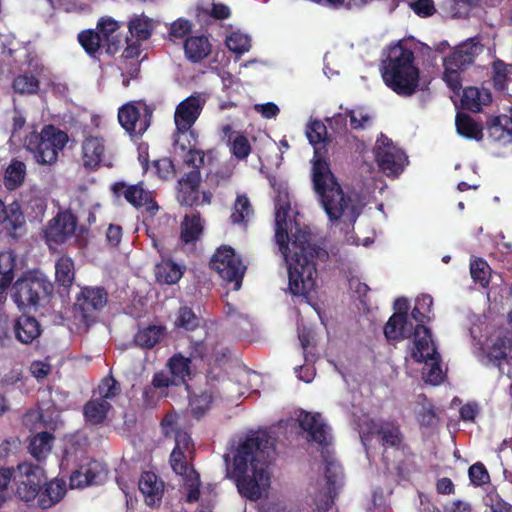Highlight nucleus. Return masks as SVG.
Segmentation results:
<instances>
[{
  "label": "nucleus",
  "mask_w": 512,
  "mask_h": 512,
  "mask_svg": "<svg viewBox=\"0 0 512 512\" xmlns=\"http://www.w3.org/2000/svg\"><path fill=\"white\" fill-rule=\"evenodd\" d=\"M182 268L170 261L163 260L156 266L155 275L159 282L165 284H174L182 277Z\"/></svg>",
  "instance_id": "obj_43"
},
{
  "label": "nucleus",
  "mask_w": 512,
  "mask_h": 512,
  "mask_svg": "<svg viewBox=\"0 0 512 512\" xmlns=\"http://www.w3.org/2000/svg\"><path fill=\"white\" fill-rule=\"evenodd\" d=\"M14 333L18 341L30 344L40 336L41 326L36 318L22 315L14 324Z\"/></svg>",
  "instance_id": "obj_30"
},
{
  "label": "nucleus",
  "mask_w": 512,
  "mask_h": 512,
  "mask_svg": "<svg viewBox=\"0 0 512 512\" xmlns=\"http://www.w3.org/2000/svg\"><path fill=\"white\" fill-rule=\"evenodd\" d=\"M13 88L16 92L21 94L35 93L39 88V81L35 78L34 75L24 73L14 79Z\"/></svg>",
  "instance_id": "obj_56"
},
{
  "label": "nucleus",
  "mask_w": 512,
  "mask_h": 512,
  "mask_svg": "<svg viewBox=\"0 0 512 512\" xmlns=\"http://www.w3.org/2000/svg\"><path fill=\"white\" fill-rule=\"evenodd\" d=\"M68 142L66 132L53 125H45L40 132L36 126H30L24 137V147L29 151L35 161L41 165L56 163L59 153Z\"/></svg>",
  "instance_id": "obj_7"
},
{
  "label": "nucleus",
  "mask_w": 512,
  "mask_h": 512,
  "mask_svg": "<svg viewBox=\"0 0 512 512\" xmlns=\"http://www.w3.org/2000/svg\"><path fill=\"white\" fill-rule=\"evenodd\" d=\"M227 48L236 55H242L251 48V38L241 30H232L225 37Z\"/></svg>",
  "instance_id": "obj_45"
},
{
  "label": "nucleus",
  "mask_w": 512,
  "mask_h": 512,
  "mask_svg": "<svg viewBox=\"0 0 512 512\" xmlns=\"http://www.w3.org/2000/svg\"><path fill=\"white\" fill-rule=\"evenodd\" d=\"M487 131L489 138L501 145L512 143V116L504 114L492 118Z\"/></svg>",
  "instance_id": "obj_28"
},
{
  "label": "nucleus",
  "mask_w": 512,
  "mask_h": 512,
  "mask_svg": "<svg viewBox=\"0 0 512 512\" xmlns=\"http://www.w3.org/2000/svg\"><path fill=\"white\" fill-rule=\"evenodd\" d=\"M191 30V22L184 18H179L170 25L169 38L174 42L182 40Z\"/></svg>",
  "instance_id": "obj_61"
},
{
  "label": "nucleus",
  "mask_w": 512,
  "mask_h": 512,
  "mask_svg": "<svg viewBox=\"0 0 512 512\" xmlns=\"http://www.w3.org/2000/svg\"><path fill=\"white\" fill-rule=\"evenodd\" d=\"M210 43L204 36H191L184 42L186 57L192 62H198L210 53Z\"/></svg>",
  "instance_id": "obj_36"
},
{
  "label": "nucleus",
  "mask_w": 512,
  "mask_h": 512,
  "mask_svg": "<svg viewBox=\"0 0 512 512\" xmlns=\"http://www.w3.org/2000/svg\"><path fill=\"white\" fill-rule=\"evenodd\" d=\"M27 209H30L34 219L41 218L47 209V200L40 190L33 189L29 199L26 200Z\"/></svg>",
  "instance_id": "obj_52"
},
{
  "label": "nucleus",
  "mask_w": 512,
  "mask_h": 512,
  "mask_svg": "<svg viewBox=\"0 0 512 512\" xmlns=\"http://www.w3.org/2000/svg\"><path fill=\"white\" fill-rule=\"evenodd\" d=\"M119 23L112 18L102 19L97 25V32L101 34L106 45V53L115 54L122 45V40L117 34Z\"/></svg>",
  "instance_id": "obj_31"
},
{
  "label": "nucleus",
  "mask_w": 512,
  "mask_h": 512,
  "mask_svg": "<svg viewBox=\"0 0 512 512\" xmlns=\"http://www.w3.org/2000/svg\"><path fill=\"white\" fill-rule=\"evenodd\" d=\"M327 128L320 120H310L306 127V136L312 145L325 141Z\"/></svg>",
  "instance_id": "obj_58"
},
{
  "label": "nucleus",
  "mask_w": 512,
  "mask_h": 512,
  "mask_svg": "<svg viewBox=\"0 0 512 512\" xmlns=\"http://www.w3.org/2000/svg\"><path fill=\"white\" fill-rule=\"evenodd\" d=\"M203 231V223L198 214L185 215L180 226L181 241L185 244L196 242Z\"/></svg>",
  "instance_id": "obj_35"
},
{
  "label": "nucleus",
  "mask_w": 512,
  "mask_h": 512,
  "mask_svg": "<svg viewBox=\"0 0 512 512\" xmlns=\"http://www.w3.org/2000/svg\"><path fill=\"white\" fill-rule=\"evenodd\" d=\"M174 154L183 159V163L191 168H200L204 162V153L197 149V133L193 129L180 131L176 128L173 134Z\"/></svg>",
  "instance_id": "obj_14"
},
{
  "label": "nucleus",
  "mask_w": 512,
  "mask_h": 512,
  "mask_svg": "<svg viewBox=\"0 0 512 512\" xmlns=\"http://www.w3.org/2000/svg\"><path fill=\"white\" fill-rule=\"evenodd\" d=\"M212 403H217V401L216 396L214 395V390L212 389L210 382H208L206 390L199 395L191 397L190 408L195 416L200 417L209 409Z\"/></svg>",
  "instance_id": "obj_47"
},
{
  "label": "nucleus",
  "mask_w": 512,
  "mask_h": 512,
  "mask_svg": "<svg viewBox=\"0 0 512 512\" xmlns=\"http://www.w3.org/2000/svg\"><path fill=\"white\" fill-rule=\"evenodd\" d=\"M216 401H224L231 404H237L238 400L246 394V388L240 384L228 379L222 378L221 380H209Z\"/></svg>",
  "instance_id": "obj_25"
},
{
  "label": "nucleus",
  "mask_w": 512,
  "mask_h": 512,
  "mask_svg": "<svg viewBox=\"0 0 512 512\" xmlns=\"http://www.w3.org/2000/svg\"><path fill=\"white\" fill-rule=\"evenodd\" d=\"M290 203L287 192H280L275 200V239L288 268L289 291L306 298L316 288L315 259L325 260L327 252L311 243V235L289 218Z\"/></svg>",
  "instance_id": "obj_1"
},
{
  "label": "nucleus",
  "mask_w": 512,
  "mask_h": 512,
  "mask_svg": "<svg viewBox=\"0 0 512 512\" xmlns=\"http://www.w3.org/2000/svg\"><path fill=\"white\" fill-rule=\"evenodd\" d=\"M491 102V94L486 89L467 87L463 90L461 104L464 109L479 112L482 106Z\"/></svg>",
  "instance_id": "obj_33"
},
{
  "label": "nucleus",
  "mask_w": 512,
  "mask_h": 512,
  "mask_svg": "<svg viewBox=\"0 0 512 512\" xmlns=\"http://www.w3.org/2000/svg\"><path fill=\"white\" fill-rule=\"evenodd\" d=\"M83 166L93 170L105 164L106 141L98 134L84 132V139L81 145Z\"/></svg>",
  "instance_id": "obj_18"
},
{
  "label": "nucleus",
  "mask_w": 512,
  "mask_h": 512,
  "mask_svg": "<svg viewBox=\"0 0 512 512\" xmlns=\"http://www.w3.org/2000/svg\"><path fill=\"white\" fill-rule=\"evenodd\" d=\"M312 180L315 192L333 225L348 229L356 222L364 202L356 196L345 195L330 170L328 163L317 157V150L312 166Z\"/></svg>",
  "instance_id": "obj_3"
},
{
  "label": "nucleus",
  "mask_w": 512,
  "mask_h": 512,
  "mask_svg": "<svg viewBox=\"0 0 512 512\" xmlns=\"http://www.w3.org/2000/svg\"><path fill=\"white\" fill-rule=\"evenodd\" d=\"M444 76L443 79L447 85L453 90L458 91L461 88L460 71L464 70L462 67L456 65L451 60L444 58Z\"/></svg>",
  "instance_id": "obj_53"
},
{
  "label": "nucleus",
  "mask_w": 512,
  "mask_h": 512,
  "mask_svg": "<svg viewBox=\"0 0 512 512\" xmlns=\"http://www.w3.org/2000/svg\"><path fill=\"white\" fill-rule=\"evenodd\" d=\"M112 191L118 197L123 196L134 207L144 208L151 216L159 209L151 193L143 188L142 183L126 185L124 182H118L113 184Z\"/></svg>",
  "instance_id": "obj_17"
},
{
  "label": "nucleus",
  "mask_w": 512,
  "mask_h": 512,
  "mask_svg": "<svg viewBox=\"0 0 512 512\" xmlns=\"http://www.w3.org/2000/svg\"><path fill=\"white\" fill-rule=\"evenodd\" d=\"M24 223V216L17 202L6 206L0 200V225H2L11 236H16L17 230L20 229Z\"/></svg>",
  "instance_id": "obj_29"
},
{
  "label": "nucleus",
  "mask_w": 512,
  "mask_h": 512,
  "mask_svg": "<svg viewBox=\"0 0 512 512\" xmlns=\"http://www.w3.org/2000/svg\"><path fill=\"white\" fill-rule=\"evenodd\" d=\"M45 475L42 467L23 461L15 467L14 494L26 503L34 501L40 493Z\"/></svg>",
  "instance_id": "obj_10"
},
{
  "label": "nucleus",
  "mask_w": 512,
  "mask_h": 512,
  "mask_svg": "<svg viewBox=\"0 0 512 512\" xmlns=\"http://www.w3.org/2000/svg\"><path fill=\"white\" fill-rule=\"evenodd\" d=\"M78 40L84 50L91 56H95L97 53H106V43L97 30L82 31L78 35Z\"/></svg>",
  "instance_id": "obj_40"
},
{
  "label": "nucleus",
  "mask_w": 512,
  "mask_h": 512,
  "mask_svg": "<svg viewBox=\"0 0 512 512\" xmlns=\"http://www.w3.org/2000/svg\"><path fill=\"white\" fill-rule=\"evenodd\" d=\"M356 425L368 458H370L369 445L375 439L381 442L384 447L383 459L389 465L391 457H396L395 454L399 453L402 444V437L398 426L389 422L374 421L367 415L359 418Z\"/></svg>",
  "instance_id": "obj_8"
},
{
  "label": "nucleus",
  "mask_w": 512,
  "mask_h": 512,
  "mask_svg": "<svg viewBox=\"0 0 512 512\" xmlns=\"http://www.w3.org/2000/svg\"><path fill=\"white\" fill-rule=\"evenodd\" d=\"M107 303V293L100 287H84L77 296L74 305L76 312L81 313L84 322L90 320V313L101 309Z\"/></svg>",
  "instance_id": "obj_20"
},
{
  "label": "nucleus",
  "mask_w": 512,
  "mask_h": 512,
  "mask_svg": "<svg viewBox=\"0 0 512 512\" xmlns=\"http://www.w3.org/2000/svg\"><path fill=\"white\" fill-rule=\"evenodd\" d=\"M151 114L145 107L134 103L124 104L119 108L118 120L125 131L132 137L141 136L150 125Z\"/></svg>",
  "instance_id": "obj_16"
},
{
  "label": "nucleus",
  "mask_w": 512,
  "mask_h": 512,
  "mask_svg": "<svg viewBox=\"0 0 512 512\" xmlns=\"http://www.w3.org/2000/svg\"><path fill=\"white\" fill-rule=\"evenodd\" d=\"M166 335V328L162 325H150L141 328L134 336V342L137 346L145 349L153 348Z\"/></svg>",
  "instance_id": "obj_34"
},
{
  "label": "nucleus",
  "mask_w": 512,
  "mask_h": 512,
  "mask_svg": "<svg viewBox=\"0 0 512 512\" xmlns=\"http://www.w3.org/2000/svg\"><path fill=\"white\" fill-rule=\"evenodd\" d=\"M380 71L385 85L399 96H412L419 87L420 71L411 49L403 43L389 46L383 53Z\"/></svg>",
  "instance_id": "obj_5"
},
{
  "label": "nucleus",
  "mask_w": 512,
  "mask_h": 512,
  "mask_svg": "<svg viewBox=\"0 0 512 512\" xmlns=\"http://www.w3.org/2000/svg\"><path fill=\"white\" fill-rule=\"evenodd\" d=\"M162 180H168L175 174L173 162L169 158H162L152 162L149 170Z\"/></svg>",
  "instance_id": "obj_60"
},
{
  "label": "nucleus",
  "mask_w": 512,
  "mask_h": 512,
  "mask_svg": "<svg viewBox=\"0 0 512 512\" xmlns=\"http://www.w3.org/2000/svg\"><path fill=\"white\" fill-rule=\"evenodd\" d=\"M77 218L70 210H60L44 229V238L51 250L76 240Z\"/></svg>",
  "instance_id": "obj_11"
},
{
  "label": "nucleus",
  "mask_w": 512,
  "mask_h": 512,
  "mask_svg": "<svg viewBox=\"0 0 512 512\" xmlns=\"http://www.w3.org/2000/svg\"><path fill=\"white\" fill-rule=\"evenodd\" d=\"M208 100L207 94L203 92H194L186 99L182 100L175 109L174 123L180 131L192 129Z\"/></svg>",
  "instance_id": "obj_15"
},
{
  "label": "nucleus",
  "mask_w": 512,
  "mask_h": 512,
  "mask_svg": "<svg viewBox=\"0 0 512 512\" xmlns=\"http://www.w3.org/2000/svg\"><path fill=\"white\" fill-rule=\"evenodd\" d=\"M53 442V436L48 432H41L36 434L30 441L29 451L30 454L41 461L51 451Z\"/></svg>",
  "instance_id": "obj_42"
},
{
  "label": "nucleus",
  "mask_w": 512,
  "mask_h": 512,
  "mask_svg": "<svg viewBox=\"0 0 512 512\" xmlns=\"http://www.w3.org/2000/svg\"><path fill=\"white\" fill-rule=\"evenodd\" d=\"M455 125L457 133L462 137L476 141L483 137L482 126L467 114L457 113Z\"/></svg>",
  "instance_id": "obj_38"
},
{
  "label": "nucleus",
  "mask_w": 512,
  "mask_h": 512,
  "mask_svg": "<svg viewBox=\"0 0 512 512\" xmlns=\"http://www.w3.org/2000/svg\"><path fill=\"white\" fill-rule=\"evenodd\" d=\"M350 125L353 129H363L371 121L370 114L364 108L347 110Z\"/></svg>",
  "instance_id": "obj_62"
},
{
  "label": "nucleus",
  "mask_w": 512,
  "mask_h": 512,
  "mask_svg": "<svg viewBox=\"0 0 512 512\" xmlns=\"http://www.w3.org/2000/svg\"><path fill=\"white\" fill-rule=\"evenodd\" d=\"M191 360L182 354H175L167 363L169 374L174 378L175 384L186 383L187 378L191 375Z\"/></svg>",
  "instance_id": "obj_37"
},
{
  "label": "nucleus",
  "mask_w": 512,
  "mask_h": 512,
  "mask_svg": "<svg viewBox=\"0 0 512 512\" xmlns=\"http://www.w3.org/2000/svg\"><path fill=\"white\" fill-rule=\"evenodd\" d=\"M414 326L407 314L394 313L384 326V335L389 341L405 339L412 335Z\"/></svg>",
  "instance_id": "obj_26"
},
{
  "label": "nucleus",
  "mask_w": 512,
  "mask_h": 512,
  "mask_svg": "<svg viewBox=\"0 0 512 512\" xmlns=\"http://www.w3.org/2000/svg\"><path fill=\"white\" fill-rule=\"evenodd\" d=\"M475 355L485 365H494L499 368L501 374H504V365H509L507 358V347L504 341H497L486 353L482 343L477 342L474 344Z\"/></svg>",
  "instance_id": "obj_23"
},
{
  "label": "nucleus",
  "mask_w": 512,
  "mask_h": 512,
  "mask_svg": "<svg viewBox=\"0 0 512 512\" xmlns=\"http://www.w3.org/2000/svg\"><path fill=\"white\" fill-rule=\"evenodd\" d=\"M26 177V165L24 162L13 159L7 166L4 173V186L13 191L24 182Z\"/></svg>",
  "instance_id": "obj_39"
},
{
  "label": "nucleus",
  "mask_w": 512,
  "mask_h": 512,
  "mask_svg": "<svg viewBox=\"0 0 512 512\" xmlns=\"http://www.w3.org/2000/svg\"><path fill=\"white\" fill-rule=\"evenodd\" d=\"M129 32L137 41L147 40L153 31V22L147 16L134 15L129 21Z\"/></svg>",
  "instance_id": "obj_41"
},
{
  "label": "nucleus",
  "mask_w": 512,
  "mask_h": 512,
  "mask_svg": "<svg viewBox=\"0 0 512 512\" xmlns=\"http://www.w3.org/2000/svg\"><path fill=\"white\" fill-rule=\"evenodd\" d=\"M53 287L40 272H29L12 287V299L20 310L36 307L41 297L51 293Z\"/></svg>",
  "instance_id": "obj_9"
},
{
  "label": "nucleus",
  "mask_w": 512,
  "mask_h": 512,
  "mask_svg": "<svg viewBox=\"0 0 512 512\" xmlns=\"http://www.w3.org/2000/svg\"><path fill=\"white\" fill-rule=\"evenodd\" d=\"M66 493V483L61 479H54L45 484L44 492L39 493L38 506L47 509L58 503Z\"/></svg>",
  "instance_id": "obj_32"
},
{
  "label": "nucleus",
  "mask_w": 512,
  "mask_h": 512,
  "mask_svg": "<svg viewBox=\"0 0 512 512\" xmlns=\"http://www.w3.org/2000/svg\"><path fill=\"white\" fill-rule=\"evenodd\" d=\"M499 458L504 478L512 484V438L503 440L499 448Z\"/></svg>",
  "instance_id": "obj_54"
},
{
  "label": "nucleus",
  "mask_w": 512,
  "mask_h": 512,
  "mask_svg": "<svg viewBox=\"0 0 512 512\" xmlns=\"http://www.w3.org/2000/svg\"><path fill=\"white\" fill-rule=\"evenodd\" d=\"M274 455L273 444L264 431L252 433L239 442L229 476L235 481L241 496L256 501L266 494L270 486L268 465Z\"/></svg>",
  "instance_id": "obj_2"
},
{
  "label": "nucleus",
  "mask_w": 512,
  "mask_h": 512,
  "mask_svg": "<svg viewBox=\"0 0 512 512\" xmlns=\"http://www.w3.org/2000/svg\"><path fill=\"white\" fill-rule=\"evenodd\" d=\"M490 512H512V505L506 502L494 487H488L482 498Z\"/></svg>",
  "instance_id": "obj_50"
},
{
  "label": "nucleus",
  "mask_w": 512,
  "mask_h": 512,
  "mask_svg": "<svg viewBox=\"0 0 512 512\" xmlns=\"http://www.w3.org/2000/svg\"><path fill=\"white\" fill-rule=\"evenodd\" d=\"M423 378L426 383L432 385H439L443 381L444 374L440 366L439 354L435 355L433 360H429L428 364L425 363Z\"/></svg>",
  "instance_id": "obj_51"
},
{
  "label": "nucleus",
  "mask_w": 512,
  "mask_h": 512,
  "mask_svg": "<svg viewBox=\"0 0 512 512\" xmlns=\"http://www.w3.org/2000/svg\"><path fill=\"white\" fill-rule=\"evenodd\" d=\"M139 490L148 506L158 504L162 498L164 485L153 472H143L139 479Z\"/></svg>",
  "instance_id": "obj_27"
},
{
  "label": "nucleus",
  "mask_w": 512,
  "mask_h": 512,
  "mask_svg": "<svg viewBox=\"0 0 512 512\" xmlns=\"http://www.w3.org/2000/svg\"><path fill=\"white\" fill-rule=\"evenodd\" d=\"M104 465L97 460H86L70 476L72 488H83L88 485L101 483L106 477Z\"/></svg>",
  "instance_id": "obj_19"
},
{
  "label": "nucleus",
  "mask_w": 512,
  "mask_h": 512,
  "mask_svg": "<svg viewBox=\"0 0 512 512\" xmlns=\"http://www.w3.org/2000/svg\"><path fill=\"white\" fill-rule=\"evenodd\" d=\"M468 474L471 483L475 486H481L483 484L488 483L490 480L488 471L486 470L485 466L481 463L473 464L469 468Z\"/></svg>",
  "instance_id": "obj_64"
},
{
  "label": "nucleus",
  "mask_w": 512,
  "mask_h": 512,
  "mask_svg": "<svg viewBox=\"0 0 512 512\" xmlns=\"http://www.w3.org/2000/svg\"><path fill=\"white\" fill-rule=\"evenodd\" d=\"M374 154L380 170L387 176H398L407 164L404 151L382 134L376 140Z\"/></svg>",
  "instance_id": "obj_12"
},
{
  "label": "nucleus",
  "mask_w": 512,
  "mask_h": 512,
  "mask_svg": "<svg viewBox=\"0 0 512 512\" xmlns=\"http://www.w3.org/2000/svg\"><path fill=\"white\" fill-rule=\"evenodd\" d=\"M200 324L199 317L192 311L191 308L181 307L178 311L175 325L185 330H194Z\"/></svg>",
  "instance_id": "obj_57"
},
{
  "label": "nucleus",
  "mask_w": 512,
  "mask_h": 512,
  "mask_svg": "<svg viewBox=\"0 0 512 512\" xmlns=\"http://www.w3.org/2000/svg\"><path fill=\"white\" fill-rule=\"evenodd\" d=\"M297 421L309 442H315L325 449L331 441L330 427L320 413H311L301 410ZM325 464V493L316 497V506L321 511L329 510L334 502L339 488L342 485L343 473L338 461L329 454L328 449L322 450Z\"/></svg>",
  "instance_id": "obj_4"
},
{
  "label": "nucleus",
  "mask_w": 512,
  "mask_h": 512,
  "mask_svg": "<svg viewBox=\"0 0 512 512\" xmlns=\"http://www.w3.org/2000/svg\"><path fill=\"white\" fill-rule=\"evenodd\" d=\"M418 404L420 408H416V413L419 422L425 426H432L435 422V413L432 404L424 395L418 396Z\"/></svg>",
  "instance_id": "obj_59"
},
{
  "label": "nucleus",
  "mask_w": 512,
  "mask_h": 512,
  "mask_svg": "<svg viewBox=\"0 0 512 512\" xmlns=\"http://www.w3.org/2000/svg\"><path fill=\"white\" fill-rule=\"evenodd\" d=\"M412 335L414 336L411 357L417 362L427 363L438 355L436 346L432 339L430 330L424 325H415Z\"/></svg>",
  "instance_id": "obj_21"
},
{
  "label": "nucleus",
  "mask_w": 512,
  "mask_h": 512,
  "mask_svg": "<svg viewBox=\"0 0 512 512\" xmlns=\"http://www.w3.org/2000/svg\"><path fill=\"white\" fill-rule=\"evenodd\" d=\"M183 417L169 412L161 421V428L165 436H174L175 447L170 456V465L173 471L184 480L187 502H195L200 499V479L198 473L189 465L188 459L193 453V443L190 435L180 429Z\"/></svg>",
  "instance_id": "obj_6"
},
{
  "label": "nucleus",
  "mask_w": 512,
  "mask_h": 512,
  "mask_svg": "<svg viewBox=\"0 0 512 512\" xmlns=\"http://www.w3.org/2000/svg\"><path fill=\"white\" fill-rule=\"evenodd\" d=\"M110 409V403L106 399L93 398L84 407V415L92 424L101 423Z\"/></svg>",
  "instance_id": "obj_46"
},
{
  "label": "nucleus",
  "mask_w": 512,
  "mask_h": 512,
  "mask_svg": "<svg viewBox=\"0 0 512 512\" xmlns=\"http://www.w3.org/2000/svg\"><path fill=\"white\" fill-rule=\"evenodd\" d=\"M493 83L497 90H504L508 75V66L501 60L493 62Z\"/></svg>",
  "instance_id": "obj_63"
},
{
  "label": "nucleus",
  "mask_w": 512,
  "mask_h": 512,
  "mask_svg": "<svg viewBox=\"0 0 512 512\" xmlns=\"http://www.w3.org/2000/svg\"><path fill=\"white\" fill-rule=\"evenodd\" d=\"M210 265L223 280L234 283V290L240 289L246 267L231 247L219 248L213 255Z\"/></svg>",
  "instance_id": "obj_13"
},
{
  "label": "nucleus",
  "mask_w": 512,
  "mask_h": 512,
  "mask_svg": "<svg viewBox=\"0 0 512 512\" xmlns=\"http://www.w3.org/2000/svg\"><path fill=\"white\" fill-rule=\"evenodd\" d=\"M15 259L12 252H4L0 254V294L3 293L13 280V269Z\"/></svg>",
  "instance_id": "obj_49"
},
{
  "label": "nucleus",
  "mask_w": 512,
  "mask_h": 512,
  "mask_svg": "<svg viewBox=\"0 0 512 512\" xmlns=\"http://www.w3.org/2000/svg\"><path fill=\"white\" fill-rule=\"evenodd\" d=\"M470 274L475 282H478L482 287L489 284L490 267L483 259H474L470 263Z\"/></svg>",
  "instance_id": "obj_55"
},
{
  "label": "nucleus",
  "mask_w": 512,
  "mask_h": 512,
  "mask_svg": "<svg viewBox=\"0 0 512 512\" xmlns=\"http://www.w3.org/2000/svg\"><path fill=\"white\" fill-rule=\"evenodd\" d=\"M253 215L250 200L245 194H238L235 200L230 219L233 224H246Z\"/></svg>",
  "instance_id": "obj_44"
},
{
  "label": "nucleus",
  "mask_w": 512,
  "mask_h": 512,
  "mask_svg": "<svg viewBox=\"0 0 512 512\" xmlns=\"http://www.w3.org/2000/svg\"><path fill=\"white\" fill-rule=\"evenodd\" d=\"M55 277L57 282L69 287L74 280V262L70 257L62 256L55 264Z\"/></svg>",
  "instance_id": "obj_48"
},
{
  "label": "nucleus",
  "mask_w": 512,
  "mask_h": 512,
  "mask_svg": "<svg viewBox=\"0 0 512 512\" xmlns=\"http://www.w3.org/2000/svg\"><path fill=\"white\" fill-rule=\"evenodd\" d=\"M483 45L479 37H471L460 43L451 55L446 59L465 69L474 62V59L482 52Z\"/></svg>",
  "instance_id": "obj_24"
},
{
  "label": "nucleus",
  "mask_w": 512,
  "mask_h": 512,
  "mask_svg": "<svg viewBox=\"0 0 512 512\" xmlns=\"http://www.w3.org/2000/svg\"><path fill=\"white\" fill-rule=\"evenodd\" d=\"M200 184L199 168H192L178 181L177 200L182 205L192 206L198 200V187Z\"/></svg>",
  "instance_id": "obj_22"
}]
</instances>
